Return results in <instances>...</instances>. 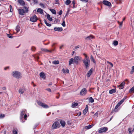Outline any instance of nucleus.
Listing matches in <instances>:
<instances>
[{
	"label": "nucleus",
	"mask_w": 134,
	"mask_h": 134,
	"mask_svg": "<svg viewBox=\"0 0 134 134\" xmlns=\"http://www.w3.org/2000/svg\"><path fill=\"white\" fill-rule=\"evenodd\" d=\"M89 100L90 102L91 103H93L94 102V100L93 99L92 97H90V98Z\"/></svg>",
	"instance_id": "nucleus-40"
},
{
	"label": "nucleus",
	"mask_w": 134,
	"mask_h": 134,
	"mask_svg": "<svg viewBox=\"0 0 134 134\" xmlns=\"http://www.w3.org/2000/svg\"><path fill=\"white\" fill-rule=\"evenodd\" d=\"M52 63L54 64H58L59 63V61L58 60H54L52 62Z\"/></svg>",
	"instance_id": "nucleus-35"
},
{
	"label": "nucleus",
	"mask_w": 134,
	"mask_h": 134,
	"mask_svg": "<svg viewBox=\"0 0 134 134\" xmlns=\"http://www.w3.org/2000/svg\"><path fill=\"white\" fill-rule=\"evenodd\" d=\"M93 126V125L85 126L84 127V129L85 130H88L91 128Z\"/></svg>",
	"instance_id": "nucleus-17"
},
{
	"label": "nucleus",
	"mask_w": 134,
	"mask_h": 134,
	"mask_svg": "<svg viewBox=\"0 0 134 134\" xmlns=\"http://www.w3.org/2000/svg\"><path fill=\"white\" fill-rule=\"evenodd\" d=\"M40 76L41 78L44 79H45L46 76L44 72H41L40 73Z\"/></svg>",
	"instance_id": "nucleus-20"
},
{
	"label": "nucleus",
	"mask_w": 134,
	"mask_h": 134,
	"mask_svg": "<svg viewBox=\"0 0 134 134\" xmlns=\"http://www.w3.org/2000/svg\"><path fill=\"white\" fill-rule=\"evenodd\" d=\"M124 102V101L122 100L120 101L118 103V104L120 105Z\"/></svg>",
	"instance_id": "nucleus-49"
},
{
	"label": "nucleus",
	"mask_w": 134,
	"mask_h": 134,
	"mask_svg": "<svg viewBox=\"0 0 134 134\" xmlns=\"http://www.w3.org/2000/svg\"><path fill=\"white\" fill-rule=\"evenodd\" d=\"M124 102V101L122 100L120 101L118 103V104L120 105Z\"/></svg>",
	"instance_id": "nucleus-48"
},
{
	"label": "nucleus",
	"mask_w": 134,
	"mask_h": 134,
	"mask_svg": "<svg viewBox=\"0 0 134 134\" xmlns=\"http://www.w3.org/2000/svg\"><path fill=\"white\" fill-rule=\"evenodd\" d=\"M117 2L118 3L121 4L122 3V2L121 0H118Z\"/></svg>",
	"instance_id": "nucleus-59"
},
{
	"label": "nucleus",
	"mask_w": 134,
	"mask_h": 134,
	"mask_svg": "<svg viewBox=\"0 0 134 134\" xmlns=\"http://www.w3.org/2000/svg\"><path fill=\"white\" fill-rule=\"evenodd\" d=\"M108 128L106 127H102L98 130V132L100 133L106 132L108 130Z\"/></svg>",
	"instance_id": "nucleus-5"
},
{
	"label": "nucleus",
	"mask_w": 134,
	"mask_h": 134,
	"mask_svg": "<svg viewBox=\"0 0 134 134\" xmlns=\"http://www.w3.org/2000/svg\"><path fill=\"white\" fill-rule=\"evenodd\" d=\"M62 10H60L58 12V14L59 15H61L62 14Z\"/></svg>",
	"instance_id": "nucleus-54"
},
{
	"label": "nucleus",
	"mask_w": 134,
	"mask_h": 134,
	"mask_svg": "<svg viewBox=\"0 0 134 134\" xmlns=\"http://www.w3.org/2000/svg\"><path fill=\"white\" fill-rule=\"evenodd\" d=\"M103 3L104 4L108 6H109L111 5V3L110 2L105 0L103 1Z\"/></svg>",
	"instance_id": "nucleus-11"
},
{
	"label": "nucleus",
	"mask_w": 134,
	"mask_h": 134,
	"mask_svg": "<svg viewBox=\"0 0 134 134\" xmlns=\"http://www.w3.org/2000/svg\"><path fill=\"white\" fill-rule=\"evenodd\" d=\"M25 91L24 88H20L19 90V92L20 94H23Z\"/></svg>",
	"instance_id": "nucleus-15"
},
{
	"label": "nucleus",
	"mask_w": 134,
	"mask_h": 134,
	"mask_svg": "<svg viewBox=\"0 0 134 134\" xmlns=\"http://www.w3.org/2000/svg\"><path fill=\"white\" fill-rule=\"evenodd\" d=\"M83 55L85 56V57L84 59H86L89 58V57L87 56V55L85 53L83 54Z\"/></svg>",
	"instance_id": "nucleus-46"
},
{
	"label": "nucleus",
	"mask_w": 134,
	"mask_h": 134,
	"mask_svg": "<svg viewBox=\"0 0 134 134\" xmlns=\"http://www.w3.org/2000/svg\"><path fill=\"white\" fill-rule=\"evenodd\" d=\"M93 71V68H91L90 70L86 74L87 76L89 77L92 74V72Z\"/></svg>",
	"instance_id": "nucleus-10"
},
{
	"label": "nucleus",
	"mask_w": 134,
	"mask_h": 134,
	"mask_svg": "<svg viewBox=\"0 0 134 134\" xmlns=\"http://www.w3.org/2000/svg\"><path fill=\"white\" fill-rule=\"evenodd\" d=\"M58 122H54L53 124L52 128L53 129H56L57 127Z\"/></svg>",
	"instance_id": "nucleus-12"
},
{
	"label": "nucleus",
	"mask_w": 134,
	"mask_h": 134,
	"mask_svg": "<svg viewBox=\"0 0 134 134\" xmlns=\"http://www.w3.org/2000/svg\"><path fill=\"white\" fill-rule=\"evenodd\" d=\"M20 28L19 26L18 25L16 26L15 30L17 32H18L20 31Z\"/></svg>",
	"instance_id": "nucleus-29"
},
{
	"label": "nucleus",
	"mask_w": 134,
	"mask_h": 134,
	"mask_svg": "<svg viewBox=\"0 0 134 134\" xmlns=\"http://www.w3.org/2000/svg\"><path fill=\"white\" fill-rule=\"evenodd\" d=\"M72 3L73 5H75V3L74 0L72 2Z\"/></svg>",
	"instance_id": "nucleus-64"
},
{
	"label": "nucleus",
	"mask_w": 134,
	"mask_h": 134,
	"mask_svg": "<svg viewBox=\"0 0 134 134\" xmlns=\"http://www.w3.org/2000/svg\"><path fill=\"white\" fill-rule=\"evenodd\" d=\"M94 38V36L92 35H90L87 37L85 38L86 40H91Z\"/></svg>",
	"instance_id": "nucleus-26"
},
{
	"label": "nucleus",
	"mask_w": 134,
	"mask_h": 134,
	"mask_svg": "<svg viewBox=\"0 0 134 134\" xmlns=\"http://www.w3.org/2000/svg\"><path fill=\"white\" fill-rule=\"evenodd\" d=\"M33 1L34 4H37L38 3V1L37 0H34Z\"/></svg>",
	"instance_id": "nucleus-56"
},
{
	"label": "nucleus",
	"mask_w": 134,
	"mask_h": 134,
	"mask_svg": "<svg viewBox=\"0 0 134 134\" xmlns=\"http://www.w3.org/2000/svg\"><path fill=\"white\" fill-rule=\"evenodd\" d=\"M5 116V115L4 114H1L0 115V119L4 118Z\"/></svg>",
	"instance_id": "nucleus-45"
},
{
	"label": "nucleus",
	"mask_w": 134,
	"mask_h": 134,
	"mask_svg": "<svg viewBox=\"0 0 134 134\" xmlns=\"http://www.w3.org/2000/svg\"><path fill=\"white\" fill-rule=\"evenodd\" d=\"M72 107L75 108L78 105V104L77 102H73L72 103Z\"/></svg>",
	"instance_id": "nucleus-21"
},
{
	"label": "nucleus",
	"mask_w": 134,
	"mask_h": 134,
	"mask_svg": "<svg viewBox=\"0 0 134 134\" xmlns=\"http://www.w3.org/2000/svg\"><path fill=\"white\" fill-rule=\"evenodd\" d=\"M98 114L97 113H96L94 115V116L97 117L98 116Z\"/></svg>",
	"instance_id": "nucleus-60"
},
{
	"label": "nucleus",
	"mask_w": 134,
	"mask_h": 134,
	"mask_svg": "<svg viewBox=\"0 0 134 134\" xmlns=\"http://www.w3.org/2000/svg\"><path fill=\"white\" fill-rule=\"evenodd\" d=\"M91 59L94 63H96V61L92 55L91 56Z\"/></svg>",
	"instance_id": "nucleus-32"
},
{
	"label": "nucleus",
	"mask_w": 134,
	"mask_h": 134,
	"mask_svg": "<svg viewBox=\"0 0 134 134\" xmlns=\"http://www.w3.org/2000/svg\"><path fill=\"white\" fill-rule=\"evenodd\" d=\"M12 75L17 79L20 78L22 77L21 73L18 71H14L12 73Z\"/></svg>",
	"instance_id": "nucleus-3"
},
{
	"label": "nucleus",
	"mask_w": 134,
	"mask_h": 134,
	"mask_svg": "<svg viewBox=\"0 0 134 134\" xmlns=\"http://www.w3.org/2000/svg\"><path fill=\"white\" fill-rule=\"evenodd\" d=\"M44 23H45V24L47 26H51V25L50 24L48 23L46 20L45 19H44Z\"/></svg>",
	"instance_id": "nucleus-34"
},
{
	"label": "nucleus",
	"mask_w": 134,
	"mask_h": 134,
	"mask_svg": "<svg viewBox=\"0 0 134 134\" xmlns=\"http://www.w3.org/2000/svg\"><path fill=\"white\" fill-rule=\"evenodd\" d=\"M107 63H108V64H110V65L112 67L113 66V64L111 63V62H109V61H107Z\"/></svg>",
	"instance_id": "nucleus-52"
},
{
	"label": "nucleus",
	"mask_w": 134,
	"mask_h": 134,
	"mask_svg": "<svg viewBox=\"0 0 134 134\" xmlns=\"http://www.w3.org/2000/svg\"><path fill=\"white\" fill-rule=\"evenodd\" d=\"M129 91L130 93H133L134 92V86Z\"/></svg>",
	"instance_id": "nucleus-33"
},
{
	"label": "nucleus",
	"mask_w": 134,
	"mask_h": 134,
	"mask_svg": "<svg viewBox=\"0 0 134 134\" xmlns=\"http://www.w3.org/2000/svg\"><path fill=\"white\" fill-rule=\"evenodd\" d=\"M2 89L3 90H6V88L5 87H2Z\"/></svg>",
	"instance_id": "nucleus-63"
},
{
	"label": "nucleus",
	"mask_w": 134,
	"mask_h": 134,
	"mask_svg": "<svg viewBox=\"0 0 134 134\" xmlns=\"http://www.w3.org/2000/svg\"><path fill=\"white\" fill-rule=\"evenodd\" d=\"M46 90L49 92H51V89L49 88H47Z\"/></svg>",
	"instance_id": "nucleus-62"
},
{
	"label": "nucleus",
	"mask_w": 134,
	"mask_h": 134,
	"mask_svg": "<svg viewBox=\"0 0 134 134\" xmlns=\"http://www.w3.org/2000/svg\"><path fill=\"white\" fill-rule=\"evenodd\" d=\"M43 10L41 8H38L37 12L40 13V14H42L43 13Z\"/></svg>",
	"instance_id": "nucleus-23"
},
{
	"label": "nucleus",
	"mask_w": 134,
	"mask_h": 134,
	"mask_svg": "<svg viewBox=\"0 0 134 134\" xmlns=\"http://www.w3.org/2000/svg\"><path fill=\"white\" fill-rule=\"evenodd\" d=\"M116 92V90L115 89H113L110 90L109 91V93L110 94H112L115 93Z\"/></svg>",
	"instance_id": "nucleus-24"
},
{
	"label": "nucleus",
	"mask_w": 134,
	"mask_h": 134,
	"mask_svg": "<svg viewBox=\"0 0 134 134\" xmlns=\"http://www.w3.org/2000/svg\"><path fill=\"white\" fill-rule=\"evenodd\" d=\"M71 2V1L70 0H67L64 2L65 4L67 5H69Z\"/></svg>",
	"instance_id": "nucleus-28"
},
{
	"label": "nucleus",
	"mask_w": 134,
	"mask_h": 134,
	"mask_svg": "<svg viewBox=\"0 0 134 134\" xmlns=\"http://www.w3.org/2000/svg\"><path fill=\"white\" fill-rule=\"evenodd\" d=\"M88 111V106L86 105V107L83 111V113L84 115H85Z\"/></svg>",
	"instance_id": "nucleus-18"
},
{
	"label": "nucleus",
	"mask_w": 134,
	"mask_h": 134,
	"mask_svg": "<svg viewBox=\"0 0 134 134\" xmlns=\"http://www.w3.org/2000/svg\"><path fill=\"white\" fill-rule=\"evenodd\" d=\"M47 19L49 21H52V18L50 17V15L49 14H47Z\"/></svg>",
	"instance_id": "nucleus-30"
},
{
	"label": "nucleus",
	"mask_w": 134,
	"mask_h": 134,
	"mask_svg": "<svg viewBox=\"0 0 134 134\" xmlns=\"http://www.w3.org/2000/svg\"><path fill=\"white\" fill-rule=\"evenodd\" d=\"M37 20V17L36 15H34L31 17L30 19V20L31 21L34 22H36Z\"/></svg>",
	"instance_id": "nucleus-8"
},
{
	"label": "nucleus",
	"mask_w": 134,
	"mask_h": 134,
	"mask_svg": "<svg viewBox=\"0 0 134 134\" xmlns=\"http://www.w3.org/2000/svg\"><path fill=\"white\" fill-rule=\"evenodd\" d=\"M70 10H71L69 8H68V10L66 13V14L64 17L65 18V17H66V16H67V15H68L69 13V12L70 11Z\"/></svg>",
	"instance_id": "nucleus-38"
},
{
	"label": "nucleus",
	"mask_w": 134,
	"mask_h": 134,
	"mask_svg": "<svg viewBox=\"0 0 134 134\" xmlns=\"http://www.w3.org/2000/svg\"><path fill=\"white\" fill-rule=\"evenodd\" d=\"M13 134H17V132L16 130L15 129H13Z\"/></svg>",
	"instance_id": "nucleus-41"
},
{
	"label": "nucleus",
	"mask_w": 134,
	"mask_h": 134,
	"mask_svg": "<svg viewBox=\"0 0 134 134\" xmlns=\"http://www.w3.org/2000/svg\"><path fill=\"white\" fill-rule=\"evenodd\" d=\"M31 50L33 51H35L36 49V48L34 47H32L31 48Z\"/></svg>",
	"instance_id": "nucleus-53"
},
{
	"label": "nucleus",
	"mask_w": 134,
	"mask_h": 134,
	"mask_svg": "<svg viewBox=\"0 0 134 134\" xmlns=\"http://www.w3.org/2000/svg\"><path fill=\"white\" fill-rule=\"evenodd\" d=\"M118 41L116 40L114 41L113 43V44L115 46H117L118 44Z\"/></svg>",
	"instance_id": "nucleus-37"
},
{
	"label": "nucleus",
	"mask_w": 134,
	"mask_h": 134,
	"mask_svg": "<svg viewBox=\"0 0 134 134\" xmlns=\"http://www.w3.org/2000/svg\"><path fill=\"white\" fill-rule=\"evenodd\" d=\"M13 11V9L12 8V6L11 5H10V12H12Z\"/></svg>",
	"instance_id": "nucleus-61"
},
{
	"label": "nucleus",
	"mask_w": 134,
	"mask_h": 134,
	"mask_svg": "<svg viewBox=\"0 0 134 134\" xmlns=\"http://www.w3.org/2000/svg\"><path fill=\"white\" fill-rule=\"evenodd\" d=\"M118 22L119 23V25L121 27V26H122V23H123V21H122L121 22H120V23H119V21H118Z\"/></svg>",
	"instance_id": "nucleus-58"
},
{
	"label": "nucleus",
	"mask_w": 134,
	"mask_h": 134,
	"mask_svg": "<svg viewBox=\"0 0 134 134\" xmlns=\"http://www.w3.org/2000/svg\"><path fill=\"white\" fill-rule=\"evenodd\" d=\"M34 58L36 59L37 60H38L39 58V57L36 55H35L34 56Z\"/></svg>",
	"instance_id": "nucleus-51"
},
{
	"label": "nucleus",
	"mask_w": 134,
	"mask_h": 134,
	"mask_svg": "<svg viewBox=\"0 0 134 134\" xmlns=\"http://www.w3.org/2000/svg\"><path fill=\"white\" fill-rule=\"evenodd\" d=\"M7 35L8 37L10 38H13V36L12 35H11L9 34H7Z\"/></svg>",
	"instance_id": "nucleus-43"
},
{
	"label": "nucleus",
	"mask_w": 134,
	"mask_h": 134,
	"mask_svg": "<svg viewBox=\"0 0 134 134\" xmlns=\"http://www.w3.org/2000/svg\"><path fill=\"white\" fill-rule=\"evenodd\" d=\"M40 5L42 8H45V5L44 4L42 3H40Z\"/></svg>",
	"instance_id": "nucleus-42"
},
{
	"label": "nucleus",
	"mask_w": 134,
	"mask_h": 134,
	"mask_svg": "<svg viewBox=\"0 0 134 134\" xmlns=\"http://www.w3.org/2000/svg\"><path fill=\"white\" fill-rule=\"evenodd\" d=\"M124 102V101L122 100L120 101L118 103V104L120 105Z\"/></svg>",
	"instance_id": "nucleus-47"
},
{
	"label": "nucleus",
	"mask_w": 134,
	"mask_h": 134,
	"mask_svg": "<svg viewBox=\"0 0 134 134\" xmlns=\"http://www.w3.org/2000/svg\"><path fill=\"white\" fill-rule=\"evenodd\" d=\"M80 1L84 2H87L88 1V0H80Z\"/></svg>",
	"instance_id": "nucleus-57"
},
{
	"label": "nucleus",
	"mask_w": 134,
	"mask_h": 134,
	"mask_svg": "<svg viewBox=\"0 0 134 134\" xmlns=\"http://www.w3.org/2000/svg\"><path fill=\"white\" fill-rule=\"evenodd\" d=\"M131 130L132 128H129L128 129V130L129 131L130 134H132V133L133 131H132Z\"/></svg>",
	"instance_id": "nucleus-44"
},
{
	"label": "nucleus",
	"mask_w": 134,
	"mask_h": 134,
	"mask_svg": "<svg viewBox=\"0 0 134 134\" xmlns=\"http://www.w3.org/2000/svg\"><path fill=\"white\" fill-rule=\"evenodd\" d=\"M125 84V82L123 81L121 84L118 86V87L120 89H122L123 88Z\"/></svg>",
	"instance_id": "nucleus-13"
},
{
	"label": "nucleus",
	"mask_w": 134,
	"mask_h": 134,
	"mask_svg": "<svg viewBox=\"0 0 134 134\" xmlns=\"http://www.w3.org/2000/svg\"><path fill=\"white\" fill-rule=\"evenodd\" d=\"M49 10L53 14H56V12L55 10L52 9H50Z\"/></svg>",
	"instance_id": "nucleus-31"
},
{
	"label": "nucleus",
	"mask_w": 134,
	"mask_h": 134,
	"mask_svg": "<svg viewBox=\"0 0 134 134\" xmlns=\"http://www.w3.org/2000/svg\"><path fill=\"white\" fill-rule=\"evenodd\" d=\"M134 72V66H132L131 68V70L130 72V74H132Z\"/></svg>",
	"instance_id": "nucleus-36"
},
{
	"label": "nucleus",
	"mask_w": 134,
	"mask_h": 134,
	"mask_svg": "<svg viewBox=\"0 0 134 134\" xmlns=\"http://www.w3.org/2000/svg\"><path fill=\"white\" fill-rule=\"evenodd\" d=\"M81 57L79 56H76L75 57L74 59V63L76 64H77L78 63V61L81 60Z\"/></svg>",
	"instance_id": "nucleus-6"
},
{
	"label": "nucleus",
	"mask_w": 134,
	"mask_h": 134,
	"mask_svg": "<svg viewBox=\"0 0 134 134\" xmlns=\"http://www.w3.org/2000/svg\"><path fill=\"white\" fill-rule=\"evenodd\" d=\"M41 49L42 51H43L44 52H49L51 53L52 52V50H49L46 48H42Z\"/></svg>",
	"instance_id": "nucleus-22"
},
{
	"label": "nucleus",
	"mask_w": 134,
	"mask_h": 134,
	"mask_svg": "<svg viewBox=\"0 0 134 134\" xmlns=\"http://www.w3.org/2000/svg\"><path fill=\"white\" fill-rule=\"evenodd\" d=\"M23 8L25 10L21 8H19L18 9L19 14L22 15H24L25 13L27 12L28 11V9L27 7H24Z\"/></svg>",
	"instance_id": "nucleus-4"
},
{
	"label": "nucleus",
	"mask_w": 134,
	"mask_h": 134,
	"mask_svg": "<svg viewBox=\"0 0 134 134\" xmlns=\"http://www.w3.org/2000/svg\"><path fill=\"white\" fill-rule=\"evenodd\" d=\"M38 104L44 108H49V107L47 105L42 102H39Z\"/></svg>",
	"instance_id": "nucleus-9"
},
{
	"label": "nucleus",
	"mask_w": 134,
	"mask_h": 134,
	"mask_svg": "<svg viewBox=\"0 0 134 134\" xmlns=\"http://www.w3.org/2000/svg\"><path fill=\"white\" fill-rule=\"evenodd\" d=\"M62 71L64 73H68L69 72V70L67 69H66L63 68L62 70Z\"/></svg>",
	"instance_id": "nucleus-25"
},
{
	"label": "nucleus",
	"mask_w": 134,
	"mask_h": 134,
	"mask_svg": "<svg viewBox=\"0 0 134 134\" xmlns=\"http://www.w3.org/2000/svg\"><path fill=\"white\" fill-rule=\"evenodd\" d=\"M60 123L62 126L63 127H64L65 126V122L63 121H60Z\"/></svg>",
	"instance_id": "nucleus-27"
},
{
	"label": "nucleus",
	"mask_w": 134,
	"mask_h": 134,
	"mask_svg": "<svg viewBox=\"0 0 134 134\" xmlns=\"http://www.w3.org/2000/svg\"><path fill=\"white\" fill-rule=\"evenodd\" d=\"M84 66L87 69H88L90 66V60L89 58L83 59V60Z\"/></svg>",
	"instance_id": "nucleus-2"
},
{
	"label": "nucleus",
	"mask_w": 134,
	"mask_h": 134,
	"mask_svg": "<svg viewBox=\"0 0 134 134\" xmlns=\"http://www.w3.org/2000/svg\"><path fill=\"white\" fill-rule=\"evenodd\" d=\"M26 110H23L21 111L20 114V120L21 122H24L25 121H23V119L24 118L25 120H27V115L26 114H24V115L25 113H26Z\"/></svg>",
	"instance_id": "nucleus-1"
},
{
	"label": "nucleus",
	"mask_w": 134,
	"mask_h": 134,
	"mask_svg": "<svg viewBox=\"0 0 134 134\" xmlns=\"http://www.w3.org/2000/svg\"><path fill=\"white\" fill-rule=\"evenodd\" d=\"M18 3L22 6H24L25 5V2L23 0H18Z\"/></svg>",
	"instance_id": "nucleus-14"
},
{
	"label": "nucleus",
	"mask_w": 134,
	"mask_h": 134,
	"mask_svg": "<svg viewBox=\"0 0 134 134\" xmlns=\"http://www.w3.org/2000/svg\"><path fill=\"white\" fill-rule=\"evenodd\" d=\"M69 65H71V64H74V59L73 58H71L70 59L69 61Z\"/></svg>",
	"instance_id": "nucleus-19"
},
{
	"label": "nucleus",
	"mask_w": 134,
	"mask_h": 134,
	"mask_svg": "<svg viewBox=\"0 0 134 134\" xmlns=\"http://www.w3.org/2000/svg\"><path fill=\"white\" fill-rule=\"evenodd\" d=\"M120 106L118 103L116 105L115 108L114 109V110L113 111H115V112H117V111H115L116 109L118 107Z\"/></svg>",
	"instance_id": "nucleus-39"
},
{
	"label": "nucleus",
	"mask_w": 134,
	"mask_h": 134,
	"mask_svg": "<svg viewBox=\"0 0 134 134\" xmlns=\"http://www.w3.org/2000/svg\"><path fill=\"white\" fill-rule=\"evenodd\" d=\"M55 4H58L59 3V1L58 0H55Z\"/></svg>",
	"instance_id": "nucleus-55"
},
{
	"label": "nucleus",
	"mask_w": 134,
	"mask_h": 134,
	"mask_svg": "<svg viewBox=\"0 0 134 134\" xmlns=\"http://www.w3.org/2000/svg\"><path fill=\"white\" fill-rule=\"evenodd\" d=\"M87 91L86 88H83L82 89L80 92V94L81 96H84L87 93Z\"/></svg>",
	"instance_id": "nucleus-7"
},
{
	"label": "nucleus",
	"mask_w": 134,
	"mask_h": 134,
	"mask_svg": "<svg viewBox=\"0 0 134 134\" xmlns=\"http://www.w3.org/2000/svg\"><path fill=\"white\" fill-rule=\"evenodd\" d=\"M62 27H55L54 28V30L55 31L60 32L63 30Z\"/></svg>",
	"instance_id": "nucleus-16"
},
{
	"label": "nucleus",
	"mask_w": 134,
	"mask_h": 134,
	"mask_svg": "<svg viewBox=\"0 0 134 134\" xmlns=\"http://www.w3.org/2000/svg\"><path fill=\"white\" fill-rule=\"evenodd\" d=\"M62 26L63 27H65V22L64 20L62 24Z\"/></svg>",
	"instance_id": "nucleus-50"
}]
</instances>
